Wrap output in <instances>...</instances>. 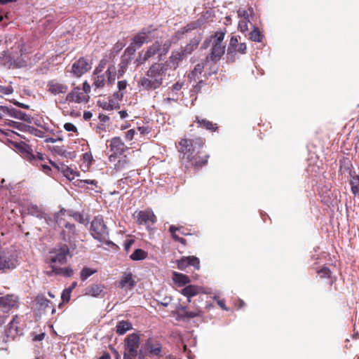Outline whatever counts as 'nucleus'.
<instances>
[{"label": "nucleus", "instance_id": "obj_44", "mask_svg": "<svg viewBox=\"0 0 359 359\" xmlns=\"http://www.w3.org/2000/svg\"><path fill=\"white\" fill-rule=\"evenodd\" d=\"M250 23V20H240L238 22V29L239 30L245 33L248 31V24Z\"/></svg>", "mask_w": 359, "mask_h": 359}, {"label": "nucleus", "instance_id": "obj_1", "mask_svg": "<svg viewBox=\"0 0 359 359\" xmlns=\"http://www.w3.org/2000/svg\"><path fill=\"white\" fill-rule=\"evenodd\" d=\"M205 140L201 137L194 139H182L179 142V152L183 163H189L195 168H201L206 165L210 158L208 154H201V149L205 146Z\"/></svg>", "mask_w": 359, "mask_h": 359}, {"label": "nucleus", "instance_id": "obj_36", "mask_svg": "<svg viewBox=\"0 0 359 359\" xmlns=\"http://www.w3.org/2000/svg\"><path fill=\"white\" fill-rule=\"evenodd\" d=\"M238 16L241 20H250V17L253 15V8L250 7L248 10L244 8H239L237 11Z\"/></svg>", "mask_w": 359, "mask_h": 359}, {"label": "nucleus", "instance_id": "obj_6", "mask_svg": "<svg viewBox=\"0 0 359 359\" xmlns=\"http://www.w3.org/2000/svg\"><path fill=\"white\" fill-rule=\"evenodd\" d=\"M91 87L87 81L82 83V87H74L69 93L66 95L65 100L67 102L74 103H87L90 100L89 93H90Z\"/></svg>", "mask_w": 359, "mask_h": 359}, {"label": "nucleus", "instance_id": "obj_57", "mask_svg": "<svg viewBox=\"0 0 359 359\" xmlns=\"http://www.w3.org/2000/svg\"><path fill=\"white\" fill-rule=\"evenodd\" d=\"M41 161H38L37 166H41L43 172H44L46 174L49 175L50 172L51 171V168L47 165L40 163Z\"/></svg>", "mask_w": 359, "mask_h": 359}, {"label": "nucleus", "instance_id": "obj_37", "mask_svg": "<svg viewBox=\"0 0 359 359\" xmlns=\"http://www.w3.org/2000/svg\"><path fill=\"white\" fill-rule=\"evenodd\" d=\"M318 276L320 278H328L329 284L332 285L334 280L331 278V271L327 267H323L318 271Z\"/></svg>", "mask_w": 359, "mask_h": 359}, {"label": "nucleus", "instance_id": "obj_51", "mask_svg": "<svg viewBox=\"0 0 359 359\" xmlns=\"http://www.w3.org/2000/svg\"><path fill=\"white\" fill-rule=\"evenodd\" d=\"M30 132H31L32 134H33L36 137H45V132L44 131H43L41 130H39V129H37V128H35L34 127L31 128Z\"/></svg>", "mask_w": 359, "mask_h": 359}, {"label": "nucleus", "instance_id": "obj_18", "mask_svg": "<svg viewBox=\"0 0 359 359\" xmlns=\"http://www.w3.org/2000/svg\"><path fill=\"white\" fill-rule=\"evenodd\" d=\"M47 90L53 95L65 94L67 92L68 86L57 79H52L47 83Z\"/></svg>", "mask_w": 359, "mask_h": 359}, {"label": "nucleus", "instance_id": "obj_25", "mask_svg": "<svg viewBox=\"0 0 359 359\" xmlns=\"http://www.w3.org/2000/svg\"><path fill=\"white\" fill-rule=\"evenodd\" d=\"M136 282L133 279L131 273H124L118 282V287L126 291L131 290L135 285Z\"/></svg>", "mask_w": 359, "mask_h": 359}, {"label": "nucleus", "instance_id": "obj_39", "mask_svg": "<svg viewBox=\"0 0 359 359\" xmlns=\"http://www.w3.org/2000/svg\"><path fill=\"white\" fill-rule=\"evenodd\" d=\"M350 184L353 194L354 195L357 194L359 192V176L356 175H351Z\"/></svg>", "mask_w": 359, "mask_h": 359}, {"label": "nucleus", "instance_id": "obj_7", "mask_svg": "<svg viewBox=\"0 0 359 359\" xmlns=\"http://www.w3.org/2000/svg\"><path fill=\"white\" fill-rule=\"evenodd\" d=\"M69 253V249L67 245L62 244L49 252V255L46 259V263L52 270L53 267H58L59 265L65 264L67 262V256Z\"/></svg>", "mask_w": 359, "mask_h": 359}, {"label": "nucleus", "instance_id": "obj_32", "mask_svg": "<svg viewBox=\"0 0 359 359\" xmlns=\"http://www.w3.org/2000/svg\"><path fill=\"white\" fill-rule=\"evenodd\" d=\"M133 329L132 323L128 320H121L116 326V332L119 335L124 334L127 331Z\"/></svg>", "mask_w": 359, "mask_h": 359}, {"label": "nucleus", "instance_id": "obj_42", "mask_svg": "<svg viewBox=\"0 0 359 359\" xmlns=\"http://www.w3.org/2000/svg\"><path fill=\"white\" fill-rule=\"evenodd\" d=\"M60 171L63 173V175L70 179V178H74V172L72 169H71L70 168H69L67 165L63 164V163H61V170Z\"/></svg>", "mask_w": 359, "mask_h": 359}, {"label": "nucleus", "instance_id": "obj_55", "mask_svg": "<svg viewBox=\"0 0 359 359\" xmlns=\"http://www.w3.org/2000/svg\"><path fill=\"white\" fill-rule=\"evenodd\" d=\"M183 86V82L177 81L172 86L171 90L172 92L180 91L182 88Z\"/></svg>", "mask_w": 359, "mask_h": 359}, {"label": "nucleus", "instance_id": "obj_38", "mask_svg": "<svg viewBox=\"0 0 359 359\" xmlns=\"http://www.w3.org/2000/svg\"><path fill=\"white\" fill-rule=\"evenodd\" d=\"M180 231V228L176 227L174 225H171L169 227V231L171 233L172 238L177 242H180V243L183 245H186V240L183 238L180 237L178 235L176 234V231Z\"/></svg>", "mask_w": 359, "mask_h": 359}, {"label": "nucleus", "instance_id": "obj_50", "mask_svg": "<svg viewBox=\"0 0 359 359\" xmlns=\"http://www.w3.org/2000/svg\"><path fill=\"white\" fill-rule=\"evenodd\" d=\"M64 129L69 132H73L78 134L77 128L72 123H66L64 124Z\"/></svg>", "mask_w": 359, "mask_h": 359}, {"label": "nucleus", "instance_id": "obj_53", "mask_svg": "<svg viewBox=\"0 0 359 359\" xmlns=\"http://www.w3.org/2000/svg\"><path fill=\"white\" fill-rule=\"evenodd\" d=\"M137 130L140 133L141 135H147L151 132V128L147 126H138Z\"/></svg>", "mask_w": 359, "mask_h": 359}, {"label": "nucleus", "instance_id": "obj_3", "mask_svg": "<svg viewBox=\"0 0 359 359\" xmlns=\"http://www.w3.org/2000/svg\"><path fill=\"white\" fill-rule=\"evenodd\" d=\"M226 33V29L217 31L204 41L201 46L203 49H206L210 46H211L210 53L206 57V62L212 61L216 63L220 60L225 53L226 46L223 44V41Z\"/></svg>", "mask_w": 359, "mask_h": 359}, {"label": "nucleus", "instance_id": "obj_13", "mask_svg": "<svg viewBox=\"0 0 359 359\" xmlns=\"http://www.w3.org/2000/svg\"><path fill=\"white\" fill-rule=\"evenodd\" d=\"M142 348L145 353V358L147 355L159 356L161 353L162 346L158 340L149 337L142 346Z\"/></svg>", "mask_w": 359, "mask_h": 359}, {"label": "nucleus", "instance_id": "obj_31", "mask_svg": "<svg viewBox=\"0 0 359 359\" xmlns=\"http://www.w3.org/2000/svg\"><path fill=\"white\" fill-rule=\"evenodd\" d=\"M19 318L18 315L13 316L12 320L8 325L6 330L7 336L15 337L18 334Z\"/></svg>", "mask_w": 359, "mask_h": 359}, {"label": "nucleus", "instance_id": "obj_27", "mask_svg": "<svg viewBox=\"0 0 359 359\" xmlns=\"http://www.w3.org/2000/svg\"><path fill=\"white\" fill-rule=\"evenodd\" d=\"M194 122L198 123V127L204 128L211 133L216 132L219 129V126L217 123L198 116H196Z\"/></svg>", "mask_w": 359, "mask_h": 359}, {"label": "nucleus", "instance_id": "obj_23", "mask_svg": "<svg viewBox=\"0 0 359 359\" xmlns=\"http://www.w3.org/2000/svg\"><path fill=\"white\" fill-rule=\"evenodd\" d=\"M186 57L187 55L181 49L174 50L172 52L170 56L168 58V65H170V68L176 69L179 67L180 62H182Z\"/></svg>", "mask_w": 359, "mask_h": 359}, {"label": "nucleus", "instance_id": "obj_49", "mask_svg": "<svg viewBox=\"0 0 359 359\" xmlns=\"http://www.w3.org/2000/svg\"><path fill=\"white\" fill-rule=\"evenodd\" d=\"M71 293L70 290H67V288L65 289L62 293L61 298L62 299L63 302H69L71 297Z\"/></svg>", "mask_w": 359, "mask_h": 359}, {"label": "nucleus", "instance_id": "obj_40", "mask_svg": "<svg viewBox=\"0 0 359 359\" xmlns=\"http://www.w3.org/2000/svg\"><path fill=\"white\" fill-rule=\"evenodd\" d=\"M263 37L258 27H254L250 33V39L255 42H261Z\"/></svg>", "mask_w": 359, "mask_h": 359}, {"label": "nucleus", "instance_id": "obj_21", "mask_svg": "<svg viewBox=\"0 0 359 359\" xmlns=\"http://www.w3.org/2000/svg\"><path fill=\"white\" fill-rule=\"evenodd\" d=\"M180 292L187 297V301L190 303L191 302V297L204 293V288L195 285H189L185 286Z\"/></svg>", "mask_w": 359, "mask_h": 359}, {"label": "nucleus", "instance_id": "obj_10", "mask_svg": "<svg viewBox=\"0 0 359 359\" xmlns=\"http://www.w3.org/2000/svg\"><path fill=\"white\" fill-rule=\"evenodd\" d=\"M15 147L21 156L33 164L38 165V161H43L44 160L43 154L41 153L34 154L31 147L23 142L17 143Z\"/></svg>", "mask_w": 359, "mask_h": 359}, {"label": "nucleus", "instance_id": "obj_19", "mask_svg": "<svg viewBox=\"0 0 359 359\" xmlns=\"http://www.w3.org/2000/svg\"><path fill=\"white\" fill-rule=\"evenodd\" d=\"M16 259L6 251L0 252V270L4 269H13L15 267Z\"/></svg>", "mask_w": 359, "mask_h": 359}, {"label": "nucleus", "instance_id": "obj_63", "mask_svg": "<svg viewBox=\"0 0 359 359\" xmlns=\"http://www.w3.org/2000/svg\"><path fill=\"white\" fill-rule=\"evenodd\" d=\"M49 163L56 170H57L58 171H60V170H61V163L60 164H57V163L52 161L51 160H49Z\"/></svg>", "mask_w": 359, "mask_h": 359}, {"label": "nucleus", "instance_id": "obj_14", "mask_svg": "<svg viewBox=\"0 0 359 359\" xmlns=\"http://www.w3.org/2000/svg\"><path fill=\"white\" fill-rule=\"evenodd\" d=\"M19 298L15 294H6L4 297H0V309L4 312L8 313L12 309L18 308Z\"/></svg>", "mask_w": 359, "mask_h": 359}, {"label": "nucleus", "instance_id": "obj_54", "mask_svg": "<svg viewBox=\"0 0 359 359\" xmlns=\"http://www.w3.org/2000/svg\"><path fill=\"white\" fill-rule=\"evenodd\" d=\"M8 125L11 127H13V128H17L20 130H22L23 128L25 126L22 123H19V122H16V121H10Z\"/></svg>", "mask_w": 359, "mask_h": 359}, {"label": "nucleus", "instance_id": "obj_2", "mask_svg": "<svg viewBox=\"0 0 359 359\" xmlns=\"http://www.w3.org/2000/svg\"><path fill=\"white\" fill-rule=\"evenodd\" d=\"M168 70L167 65L161 62L153 63L147 70L146 76L140 78L138 85L145 90H155L163 82Z\"/></svg>", "mask_w": 359, "mask_h": 359}, {"label": "nucleus", "instance_id": "obj_17", "mask_svg": "<svg viewBox=\"0 0 359 359\" xmlns=\"http://www.w3.org/2000/svg\"><path fill=\"white\" fill-rule=\"evenodd\" d=\"M0 111L17 119H20L27 123H31L32 121V118L29 115L13 107L0 105Z\"/></svg>", "mask_w": 359, "mask_h": 359}, {"label": "nucleus", "instance_id": "obj_48", "mask_svg": "<svg viewBox=\"0 0 359 359\" xmlns=\"http://www.w3.org/2000/svg\"><path fill=\"white\" fill-rule=\"evenodd\" d=\"M126 67L127 63L126 62H122L118 65V69L116 71V74H118V78H120L124 74L126 70Z\"/></svg>", "mask_w": 359, "mask_h": 359}, {"label": "nucleus", "instance_id": "obj_26", "mask_svg": "<svg viewBox=\"0 0 359 359\" xmlns=\"http://www.w3.org/2000/svg\"><path fill=\"white\" fill-rule=\"evenodd\" d=\"M201 40L202 34H198L191 39L189 42L184 48H181V50L187 56L191 55L195 50L198 48Z\"/></svg>", "mask_w": 359, "mask_h": 359}, {"label": "nucleus", "instance_id": "obj_33", "mask_svg": "<svg viewBox=\"0 0 359 359\" xmlns=\"http://www.w3.org/2000/svg\"><path fill=\"white\" fill-rule=\"evenodd\" d=\"M130 166V161L126 156H122L114 165V169L116 172H121L128 169Z\"/></svg>", "mask_w": 359, "mask_h": 359}, {"label": "nucleus", "instance_id": "obj_22", "mask_svg": "<svg viewBox=\"0 0 359 359\" xmlns=\"http://www.w3.org/2000/svg\"><path fill=\"white\" fill-rule=\"evenodd\" d=\"M109 117L105 114H100L98 116V123L95 128V133L102 138L104 137V133L109 128Z\"/></svg>", "mask_w": 359, "mask_h": 359}, {"label": "nucleus", "instance_id": "obj_12", "mask_svg": "<svg viewBox=\"0 0 359 359\" xmlns=\"http://www.w3.org/2000/svg\"><path fill=\"white\" fill-rule=\"evenodd\" d=\"M247 46L245 43H238L237 36H232L230 39L227 48V57L234 59L236 53L245 54L246 53Z\"/></svg>", "mask_w": 359, "mask_h": 359}, {"label": "nucleus", "instance_id": "obj_61", "mask_svg": "<svg viewBox=\"0 0 359 359\" xmlns=\"http://www.w3.org/2000/svg\"><path fill=\"white\" fill-rule=\"evenodd\" d=\"M74 218L75 219L76 221L79 222L81 224H84L86 222L83 215H82L81 214L76 213L74 215Z\"/></svg>", "mask_w": 359, "mask_h": 359}, {"label": "nucleus", "instance_id": "obj_64", "mask_svg": "<svg viewBox=\"0 0 359 359\" xmlns=\"http://www.w3.org/2000/svg\"><path fill=\"white\" fill-rule=\"evenodd\" d=\"M93 114L90 111H84L83 113V118L86 121H88L91 118Z\"/></svg>", "mask_w": 359, "mask_h": 359}, {"label": "nucleus", "instance_id": "obj_28", "mask_svg": "<svg viewBox=\"0 0 359 359\" xmlns=\"http://www.w3.org/2000/svg\"><path fill=\"white\" fill-rule=\"evenodd\" d=\"M104 286L103 285L92 284L85 290V294L94 297H103Z\"/></svg>", "mask_w": 359, "mask_h": 359}, {"label": "nucleus", "instance_id": "obj_58", "mask_svg": "<svg viewBox=\"0 0 359 359\" xmlns=\"http://www.w3.org/2000/svg\"><path fill=\"white\" fill-rule=\"evenodd\" d=\"M135 243L133 239L126 240L124 243V249L126 252H128L133 244Z\"/></svg>", "mask_w": 359, "mask_h": 359}, {"label": "nucleus", "instance_id": "obj_59", "mask_svg": "<svg viewBox=\"0 0 359 359\" xmlns=\"http://www.w3.org/2000/svg\"><path fill=\"white\" fill-rule=\"evenodd\" d=\"M135 134V130L134 129H130L126 133V138L130 141L133 139Z\"/></svg>", "mask_w": 359, "mask_h": 359}, {"label": "nucleus", "instance_id": "obj_56", "mask_svg": "<svg viewBox=\"0 0 359 359\" xmlns=\"http://www.w3.org/2000/svg\"><path fill=\"white\" fill-rule=\"evenodd\" d=\"M171 301H172V297L170 296H166L161 301H158V302L163 306H167L169 305V304L170 303Z\"/></svg>", "mask_w": 359, "mask_h": 359}, {"label": "nucleus", "instance_id": "obj_52", "mask_svg": "<svg viewBox=\"0 0 359 359\" xmlns=\"http://www.w3.org/2000/svg\"><path fill=\"white\" fill-rule=\"evenodd\" d=\"M13 89L11 86H0V94L10 95L13 93Z\"/></svg>", "mask_w": 359, "mask_h": 359}, {"label": "nucleus", "instance_id": "obj_35", "mask_svg": "<svg viewBox=\"0 0 359 359\" xmlns=\"http://www.w3.org/2000/svg\"><path fill=\"white\" fill-rule=\"evenodd\" d=\"M147 252L142 249H136L133 253L130 255V258L134 261H140L146 259Z\"/></svg>", "mask_w": 359, "mask_h": 359}, {"label": "nucleus", "instance_id": "obj_62", "mask_svg": "<svg viewBox=\"0 0 359 359\" xmlns=\"http://www.w3.org/2000/svg\"><path fill=\"white\" fill-rule=\"evenodd\" d=\"M137 47L133 44V42L130 44V46L126 48V51L130 54H133L136 50Z\"/></svg>", "mask_w": 359, "mask_h": 359}, {"label": "nucleus", "instance_id": "obj_45", "mask_svg": "<svg viewBox=\"0 0 359 359\" xmlns=\"http://www.w3.org/2000/svg\"><path fill=\"white\" fill-rule=\"evenodd\" d=\"M107 64V60L106 58H102L98 65L95 67L93 72H104V69L106 67V65Z\"/></svg>", "mask_w": 359, "mask_h": 359}, {"label": "nucleus", "instance_id": "obj_4", "mask_svg": "<svg viewBox=\"0 0 359 359\" xmlns=\"http://www.w3.org/2000/svg\"><path fill=\"white\" fill-rule=\"evenodd\" d=\"M140 337L137 333L128 334L123 342V359H145L142 347L140 348Z\"/></svg>", "mask_w": 359, "mask_h": 359}, {"label": "nucleus", "instance_id": "obj_47", "mask_svg": "<svg viewBox=\"0 0 359 359\" xmlns=\"http://www.w3.org/2000/svg\"><path fill=\"white\" fill-rule=\"evenodd\" d=\"M205 67V64L203 62L197 64L195 67L193 71L191 72V74L193 76H196L198 74H201Z\"/></svg>", "mask_w": 359, "mask_h": 359}, {"label": "nucleus", "instance_id": "obj_46", "mask_svg": "<svg viewBox=\"0 0 359 359\" xmlns=\"http://www.w3.org/2000/svg\"><path fill=\"white\" fill-rule=\"evenodd\" d=\"M177 268L180 270H184L188 266L189 262L187 257H183L177 262Z\"/></svg>", "mask_w": 359, "mask_h": 359}, {"label": "nucleus", "instance_id": "obj_8", "mask_svg": "<svg viewBox=\"0 0 359 359\" xmlns=\"http://www.w3.org/2000/svg\"><path fill=\"white\" fill-rule=\"evenodd\" d=\"M90 232L95 239L102 243H107L109 231L102 216L94 217L90 224Z\"/></svg>", "mask_w": 359, "mask_h": 359}, {"label": "nucleus", "instance_id": "obj_20", "mask_svg": "<svg viewBox=\"0 0 359 359\" xmlns=\"http://www.w3.org/2000/svg\"><path fill=\"white\" fill-rule=\"evenodd\" d=\"M161 50V44L158 41H156L147 48L142 57L140 55V58L137 60V61L140 64H144L149 59L158 54Z\"/></svg>", "mask_w": 359, "mask_h": 359}, {"label": "nucleus", "instance_id": "obj_30", "mask_svg": "<svg viewBox=\"0 0 359 359\" xmlns=\"http://www.w3.org/2000/svg\"><path fill=\"white\" fill-rule=\"evenodd\" d=\"M172 280L179 287L184 286L191 281L189 276L176 271L172 272Z\"/></svg>", "mask_w": 359, "mask_h": 359}, {"label": "nucleus", "instance_id": "obj_29", "mask_svg": "<svg viewBox=\"0 0 359 359\" xmlns=\"http://www.w3.org/2000/svg\"><path fill=\"white\" fill-rule=\"evenodd\" d=\"M46 273L49 276H51L53 275H60L65 277H71L73 276L74 271L69 267L62 268L58 266L53 267L52 270L46 271Z\"/></svg>", "mask_w": 359, "mask_h": 359}, {"label": "nucleus", "instance_id": "obj_9", "mask_svg": "<svg viewBox=\"0 0 359 359\" xmlns=\"http://www.w3.org/2000/svg\"><path fill=\"white\" fill-rule=\"evenodd\" d=\"M133 216L137 224L145 225L148 230L154 229L153 226L157 222L156 216L150 208L135 211Z\"/></svg>", "mask_w": 359, "mask_h": 359}, {"label": "nucleus", "instance_id": "obj_34", "mask_svg": "<svg viewBox=\"0 0 359 359\" xmlns=\"http://www.w3.org/2000/svg\"><path fill=\"white\" fill-rule=\"evenodd\" d=\"M204 20L201 18L198 19L196 21L191 22L189 24H187L182 30V34L187 33L191 30L197 29L203 25Z\"/></svg>", "mask_w": 359, "mask_h": 359}, {"label": "nucleus", "instance_id": "obj_16", "mask_svg": "<svg viewBox=\"0 0 359 359\" xmlns=\"http://www.w3.org/2000/svg\"><path fill=\"white\" fill-rule=\"evenodd\" d=\"M107 142H109L107 147L109 148L110 151L112 153L110 158L113 156L122 155L128 149V147L119 137H114L111 140L107 141Z\"/></svg>", "mask_w": 359, "mask_h": 359}, {"label": "nucleus", "instance_id": "obj_60", "mask_svg": "<svg viewBox=\"0 0 359 359\" xmlns=\"http://www.w3.org/2000/svg\"><path fill=\"white\" fill-rule=\"evenodd\" d=\"M117 85L119 91H122L126 88L128 83L126 80H123L118 81Z\"/></svg>", "mask_w": 359, "mask_h": 359}, {"label": "nucleus", "instance_id": "obj_15", "mask_svg": "<svg viewBox=\"0 0 359 359\" xmlns=\"http://www.w3.org/2000/svg\"><path fill=\"white\" fill-rule=\"evenodd\" d=\"M157 29L154 28L153 25L147 27H144L139 32L133 39L132 42L137 48L141 47L144 43L148 41L149 35L156 31Z\"/></svg>", "mask_w": 359, "mask_h": 359}, {"label": "nucleus", "instance_id": "obj_24", "mask_svg": "<svg viewBox=\"0 0 359 359\" xmlns=\"http://www.w3.org/2000/svg\"><path fill=\"white\" fill-rule=\"evenodd\" d=\"M179 311L180 312L179 316L183 320H189L196 317H201L203 314L202 310L198 307H196L193 311H187V306H181Z\"/></svg>", "mask_w": 359, "mask_h": 359}, {"label": "nucleus", "instance_id": "obj_41", "mask_svg": "<svg viewBox=\"0 0 359 359\" xmlns=\"http://www.w3.org/2000/svg\"><path fill=\"white\" fill-rule=\"evenodd\" d=\"M97 272L96 269L88 267H83L80 273V278L82 281H85L88 277Z\"/></svg>", "mask_w": 359, "mask_h": 359}, {"label": "nucleus", "instance_id": "obj_43", "mask_svg": "<svg viewBox=\"0 0 359 359\" xmlns=\"http://www.w3.org/2000/svg\"><path fill=\"white\" fill-rule=\"evenodd\" d=\"M187 257V260L189 262V266H192L194 267V269H196L197 270L199 269L200 261H199L198 258H197L196 257H194V256H189Z\"/></svg>", "mask_w": 359, "mask_h": 359}, {"label": "nucleus", "instance_id": "obj_11", "mask_svg": "<svg viewBox=\"0 0 359 359\" xmlns=\"http://www.w3.org/2000/svg\"><path fill=\"white\" fill-rule=\"evenodd\" d=\"M91 69V63L88 59L81 57L72 65L69 72L75 77L79 78Z\"/></svg>", "mask_w": 359, "mask_h": 359}, {"label": "nucleus", "instance_id": "obj_5", "mask_svg": "<svg viewBox=\"0 0 359 359\" xmlns=\"http://www.w3.org/2000/svg\"><path fill=\"white\" fill-rule=\"evenodd\" d=\"M116 68L114 65H109L104 72H95L92 75L93 86L96 88H102L107 84L112 86L116 81Z\"/></svg>", "mask_w": 359, "mask_h": 359}]
</instances>
